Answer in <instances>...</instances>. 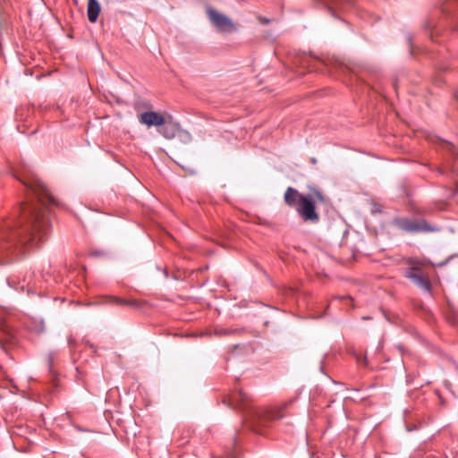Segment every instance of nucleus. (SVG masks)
I'll list each match as a JSON object with an SVG mask.
<instances>
[{
	"mask_svg": "<svg viewBox=\"0 0 458 458\" xmlns=\"http://www.w3.org/2000/svg\"><path fill=\"white\" fill-rule=\"evenodd\" d=\"M316 196H317V197H318V199H319L320 200H322V199H323V195L321 194V192L317 191V192H316Z\"/></svg>",
	"mask_w": 458,
	"mask_h": 458,
	"instance_id": "obj_20",
	"label": "nucleus"
},
{
	"mask_svg": "<svg viewBox=\"0 0 458 458\" xmlns=\"http://www.w3.org/2000/svg\"><path fill=\"white\" fill-rule=\"evenodd\" d=\"M36 199L20 204L17 216L0 221V264L8 263L37 246L49 228L48 205L58 201L32 172L17 176Z\"/></svg>",
	"mask_w": 458,
	"mask_h": 458,
	"instance_id": "obj_1",
	"label": "nucleus"
},
{
	"mask_svg": "<svg viewBox=\"0 0 458 458\" xmlns=\"http://www.w3.org/2000/svg\"><path fill=\"white\" fill-rule=\"evenodd\" d=\"M157 131L166 140H172L176 137L180 131V124L173 120L171 115L165 118V123H162Z\"/></svg>",
	"mask_w": 458,
	"mask_h": 458,
	"instance_id": "obj_8",
	"label": "nucleus"
},
{
	"mask_svg": "<svg viewBox=\"0 0 458 458\" xmlns=\"http://www.w3.org/2000/svg\"><path fill=\"white\" fill-rule=\"evenodd\" d=\"M206 12L209 21L218 32L231 33L237 30L235 23L226 15L210 6L207 7Z\"/></svg>",
	"mask_w": 458,
	"mask_h": 458,
	"instance_id": "obj_5",
	"label": "nucleus"
},
{
	"mask_svg": "<svg viewBox=\"0 0 458 458\" xmlns=\"http://www.w3.org/2000/svg\"><path fill=\"white\" fill-rule=\"evenodd\" d=\"M404 276L410 279L419 288L427 293H430V282L421 269L415 267H411L404 272Z\"/></svg>",
	"mask_w": 458,
	"mask_h": 458,
	"instance_id": "obj_7",
	"label": "nucleus"
},
{
	"mask_svg": "<svg viewBox=\"0 0 458 458\" xmlns=\"http://www.w3.org/2000/svg\"><path fill=\"white\" fill-rule=\"evenodd\" d=\"M297 214L305 222L318 223L319 215L316 211V205L313 197L310 194L296 207Z\"/></svg>",
	"mask_w": 458,
	"mask_h": 458,
	"instance_id": "obj_6",
	"label": "nucleus"
},
{
	"mask_svg": "<svg viewBox=\"0 0 458 458\" xmlns=\"http://www.w3.org/2000/svg\"><path fill=\"white\" fill-rule=\"evenodd\" d=\"M357 360H358V362H360V363H361V362H362L364 365H366V363H367V358H366V357H361V358L357 357Z\"/></svg>",
	"mask_w": 458,
	"mask_h": 458,
	"instance_id": "obj_19",
	"label": "nucleus"
},
{
	"mask_svg": "<svg viewBox=\"0 0 458 458\" xmlns=\"http://www.w3.org/2000/svg\"><path fill=\"white\" fill-rule=\"evenodd\" d=\"M165 118L166 117L155 111L144 112L139 115L140 123L148 127L157 126L159 128L162 123H165Z\"/></svg>",
	"mask_w": 458,
	"mask_h": 458,
	"instance_id": "obj_9",
	"label": "nucleus"
},
{
	"mask_svg": "<svg viewBox=\"0 0 458 458\" xmlns=\"http://www.w3.org/2000/svg\"><path fill=\"white\" fill-rule=\"evenodd\" d=\"M236 330H229V329H220L216 331V335H229L231 333L235 332Z\"/></svg>",
	"mask_w": 458,
	"mask_h": 458,
	"instance_id": "obj_18",
	"label": "nucleus"
},
{
	"mask_svg": "<svg viewBox=\"0 0 458 458\" xmlns=\"http://www.w3.org/2000/svg\"><path fill=\"white\" fill-rule=\"evenodd\" d=\"M443 144L445 145V148L453 155L456 156L458 158V150L455 148V147L447 141H443Z\"/></svg>",
	"mask_w": 458,
	"mask_h": 458,
	"instance_id": "obj_17",
	"label": "nucleus"
},
{
	"mask_svg": "<svg viewBox=\"0 0 458 458\" xmlns=\"http://www.w3.org/2000/svg\"><path fill=\"white\" fill-rule=\"evenodd\" d=\"M48 361H49V363L51 364V362H52V357H51V356H49V358H48Z\"/></svg>",
	"mask_w": 458,
	"mask_h": 458,
	"instance_id": "obj_21",
	"label": "nucleus"
},
{
	"mask_svg": "<svg viewBox=\"0 0 458 458\" xmlns=\"http://www.w3.org/2000/svg\"><path fill=\"white\" fill-rule=\"evenodd\" d=\"M283 418L281 409L267 410L255 408L250 411L249 422L252 430L258 434H264V428L273 420Z\"/></svg>",
	"mask_w": 458,
	"mask_h": 458,
	"instance_id": "obj_3",
	"label": "nucleus"
},
{
	"mask_svg": "<svg viewBox=\"0 0 458 458\" xmlns=\"http://www.w3.org/2000/svg\"><path fill=\"white\" fill-rule=\"evenodd\" d=\"M249 401V395L246 392L242 389L234 390L230 396V403L233 405H243Z\"/></svg>",
	"mask_w": 458,
	"mask_h": 458,
	"instance_id": "obj_11",
	"label": "nucleus"
},
{
	"mask_svg": "<svg viewBox=\"0 0 458 458\" xmlns=\"http://www.w3.org/2000/svg\"><path fill=\"white\" fill-rule=\"evenodd\" d=\"M306 198V195L300 193L296 189L288 187L284 192V199L287 206L296 208Z\"/></svg>",
	"mask_w": 458,
	"mask_h": 458,
	"instance_id": "obj_10",
	"label": "nucleus"
},
{
	"mask_svg": "<svg viewBox=\"0 0 458 458\" xmlns=\"http://www.w3.org/2000/svg\"><path fill=\"white\" fill-rule=\"evenodd\" d=\"M223 458H238V452L235 447V441L231 443V445L225 450Z\"/></svg>",
	"mask_w": 458,
	"mask_h": 458,
	"instance_id": "obj_15",
	"label": "nucleus"
},
{
	"mask_svg": "<svg viewBox=\"0 0 458 458\" xmlns=\"http://www.w3.org/2000/svg\"><path fill=\"white\" fill-rule=\"evenodd\" d=\"M28 327L30 331L40 335L45 332L46 327L43 320H32L30 325H28Z\"/></svg>",
	"mask_w": 458,
	"mask_h": 458,
	"instance_id": "obj_14",
	"label": "nucleus"
},
{
	"mask_svg": "<svg viewBox=\"0 0 458 458\" xmlns=\"http://www.w3.org/2000/svg\"><path fill=\"white\" fill-rule=\"evenodd\" d=\"M454 8L458 9V0H445L440 4L439 9L431 13L424 21L423 29L429 33L431 40H437L443 27V21L439 20V14L444 15L446 19ZM455 16L458 19V11Z\"/></svg>",
	"mask_w": 458,
	"mask_h": 458,
	"instance_id": "obj_2",
	"label": "nucleus"
},
{
	"mask_svg": "<svg viewBox=\"0 0 458 458\" xmlns=\"http://www.w3.org/2000/svg\"><path fill=\"white\" fill-rule=\"evenodd\" d=\"M181 140L184 141V142H188L191 140V135L185 130H182L181 127H180V131H178L177 135Z\"/></svg>",
	"mask_w": 458,
	"mask_h": 458,
	"instance_id": "obj_16",
	"label": "nucleus"
},
{
	"mask_svg": "<svg viewBox=\"0 0 458 458\" xmlns=\"http://www.w3.org/2000/svg\"><path fill=\"white\" fill-rule=\"evenodd\" d=\"M108 302L114 305H126L131 307H137L138 301L135 300H124L116 296H108Z\"/></svg>",
	"mask_w": 458,
	"mask_h": 458,
	"instance_id": "obj_13",
	"label": "nucleus"
},
{
	"mask_svg": "<svg viewBox=\"0 0 458 458\" xmlns=\"http://www.w3.org/2000/svg\"><path fill=\"white\" fill-rule=\"evenodd\" d=\"M100 13V5L98 0H89L88 2V19L91 22H95Z\"/></svg>",
	"mask_w": 458,
	"mask_h": 458,
	"instance_id": "obj_12",
	"label": "nucleus"
},
{
	"mask_svg": "<svg viewBox=\"0 0 458 458\" xmlns=\"http://www.w3.org/2000/svg\"><path fill=\"white\" fill-rule=\"evenodd\" d=\"M393 225L403 232L409 233H435L440 231L437 225L428 224L422 218L396 217Z\"/></svg>",
	"mask_w": 458,
	"mask_h": 458,
	"instance_id": "obj_4",
	"label": "nucleus"
},
{
	"mask_svg": "<svg viewBox=\"0 0 458 458\" xmlns=\"http://www.w3.org/2000/svg\"><path fill=\"white\" fill-rule=\"evenodd\" d=\"M437 170H438V173H439V174H443L442 169H440V168H439V169H437Z\"/></svg>",
	"mask_w": 458,
	"mask_h": 458,
	"instance_id": "obj_22",
	"label": "nucleus"
}]
</instances>
